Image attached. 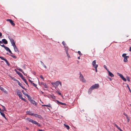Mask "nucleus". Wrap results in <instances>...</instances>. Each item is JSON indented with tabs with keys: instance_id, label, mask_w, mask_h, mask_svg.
<instances>
[{
	"instance_id": "1",
	"label": "nucleus",
	"mask_w": 131,
	"mask_h": 131,
	"mask_svg": "<svg viewBox=\"0 0 131 131\" xmlns=\"http://www.w3.org/2000/svg\"><path fill=\"white\" fill-rule=\"evenodd\" d=\"M51 84L55 88L56 90H60L61 89V83L59 81H57L56 82H52Z\"/></svg>"
},
{
	"instance_id": "2",
	"label": "nucleus",
	"mask_w": 131,
	"mask_h": 131,
	"mask_svg": "<svg viewBox=\"0 0 131 131\" xmlns=\"http://www.w3.org/2000/svg\"><path fill=\"white\" fill-rule=\"evenodd\" d=\"M27 119L29 122H31L32 123L34 124L35 125H36L39 127H41V126L39 123H38L35 121H34L33 120L29 118H27Z\"/></svg>"
},
{
	"instance_id": "3",
	"label": "nucleus",
	"mask_w": 131,
	"mask_h": 131,
	"mask_svg": "<svg viewBox=\"0 0 131 131\" xmlns=\"http://www.w3.org/2000/svg\"><path fill=\"white\" fill-rule=\"evenodd\" d=\"M80 75L79 78L80 81L82 82H86V81L85 78H84L82 74L81 73V72H80Z\"/></svg>"
},
{
	"instance_id": "4",
	"label": "nucleus",
	"mask_w": 131,
	"mask_h": 131,
	"mask_svg": "<svg viewBox=\"0 0 131 131\" xmlns=\"http://www.w3.org/2000/svg\"><path fill=\"white\" fill-rule=\"evenodd\" d=\"M99 85L98 84H95L94 85H92L90 88L89 90H94V89H97L99 88Z\"/></svg>"
},
{
	"instance_id": "5",
	"label": "nucleus",
	"mask_w": 131,
	"mask_h": 131,
	"mask_svg": "<svg viewBox=\"0 0 131 131\" xmlns=\"http://www.w3.org/2000/svg\"><path fill=\"white\" fill-rule=\"evenodd\" d=\"M126 54L124 53L122 55V56L124 58V62H127V59L129 58L128 56H126Z\"/></svg>"
},
{
	"instance_id": "6",
	"label": "nucleus",
	"mask_w": 131,
	"mask_h": 131,
	"mask_svg": "<svg viewBox=\"0 0 131 131\" xmlns=\"http://www.w3.org/2000/svg\"><path fill=\"white\" fill-rule=\"evenodd\" d=\"M45 96H46L47 97L50 98H51L53 99H56V97L54 95H52L51 94H48L47 95H45Z\"/></svg>"
},
{
	"instance_id": "7",
	"label": "nucleus",
	"mask_w": 131,
	"mask_h": 131,
	"mask_svg": "<svg viewBox=\"0 0 131 131\" xmlns=\"http://www.w3.org/2000/svg\"><path fill=\"white\" fill-rule=\"evenodd\" d=\"M117 75L121 78V79L124 81H126V79L123 76V75L118 73H117Z\"/></svg>"
},
{
	"instance_id": "8",
	"label": "nucleus",
	"mask_w": 131,
	"mask_h": 131,
	"mask_svg": "<svg viewBox=\"0 0 131 131\" xmlns=\"http://www.w3.org/2000/svg\"><path fill=\"white\" fill-rule=\"evenodd\" d=\"M20 91H17L16 92L18 95L20 99H21L22 97V93L20 92Z\"/></svg>"
},
{
	"instance_id": "9",
	"label": "nucleus",
	"mask_w": 131,
	"mask_h": 131,
	"mask_svg": "<svg viewBox=\"0 0 131 131\" xmlns=\"http://www.w3.org/2000/svg\"><path fill=\"white\" fill-rule=\"evenodd\" d=\"M6 21H9L10 23L12 26H15V24L14 23L13 21L12 20L8 19L6 20Z\"/></svg>"
},
{
	"instance_id": "10",
	"label": "nucleus",
	"mask_w": 131,
	"mask_h": 131,
	"mask_svg": "<svg viewBox=\"0 0 131 131\" xmlns=\"http://www.w3.org/2000/svg\"><path fill=\"white\" fill-rule=\"evenodd\" d=\"M54 101H56L57 103L59 105H66V104L64 103H62L61 102H59L58 100H53Z\"/></svg>"
},
{
	"instance_id": "11",
	"label": "nucleus",
	"mask_w": 131,
	"mask_h": 131,
	"mask_svg": "<svg viewBox=\"0 0 131 131\" xmlns=\"http://www.w3.org/2000/svg\"><path fill=\"white\" fill-rule=\"evenodd\" d=\"M9 39L13 46H14V44L15 45V42H14V40L12 38H10Z\"/></svg>"
},
{
	"instance_id": "12",
	"label": "nucleus",
	"mask_w": 131,
	"mask_h": 131,
	"mask_svg": "<svg viewBox=\"0 0 131 131\" xmlns=\"http://www.w3.org/2000/svg\"><path fill=\"white\" fill-rule=\"evenodd\" d=\"M4 48H5V49L6 51H8L11 54H13V53H12L11 51V50H10L9 49L8 47H6L5 46V47Z\"/></svg>"
},
{
	"instance_id": "13",
	"label": "nucleus",
	"mask_w": 131,
	"mask_h": 131,
	"mask_svg": "<svg viewBox=\"0 0 131 131\" xmlns=\"http://www.w3.org/2000/svg\"><path fill=\"white\" fill-rule=\"evenodd\" d=\"M96 60H94L93 62H92V64L93 66L95 68L96 65L98 66L97 64H96Z\"/></svg>"
},
{
	"instance_id": "14",
	"label": "nucleus",
	"mask_w": 131,
	"mask_h": 131,
	"mask_svg": "<svg viewBox=\"0 0 131 131\" xmlns=\"http://www.w3.org/2000/svg\"><path fill=\"white\" fill-rule=\"evenodd\" d=\"M2 42L3 43H4L5 44H7L8 43V42L5 39H3L2 40Z\"/></svg>"
},
{
	"instance_id": "15",
	"label": "nucleus",
	"mask_w": 131,
	"mask_h": 131,
	"mask_svg": "<svg viewBox=\"0 0 131 131\" xmlns=\"http://www.w3.org/2000/svg\"><path fill=\"white\" fill-rule=\"evenodd\" d=\"M2 60H4V61H5L8 66H9V63L6 59L4 58L3 57V58L2 59Z\"/></svg>"
},
{
	"instance_id": "16",
	"label": "nucleus",
	"mask_w": 131,
	"mask_h": 131,
	"mask_svg": "<svg viewBox=\"0 0 131 131\" xmlns=\"http://www.w3.org/2000/svg\"><path fill=\"white\" fill-rule=\"evenodd\" d=\"M14 48V50L16 52H19V51L18 50V49L16 47V45H14V46H13Z\"/></svg>"
},
{
	"instance_id": "17",
	"label": "nucleus",
	"mask_w": 131,
	"mask_h": 131,
	"mask_svg": "<svg viewBox=\"0 0 131 131\" xmlns=\"http://www.w3.org/2000/svg\"><path fill=\"white\" fill-rule=\"evenodd\" d=\"M109 75L112 77H113L114 76V74L109 71H108Z\"/></svg>"
},
{
	"instance_id": "18",
	"label": "nucleus",
	"mask_w": 131,
	"mask_h": 131,
	"mask_svg": "<svg viewBox=\"0 0 131 131\" xmlns=\"http://www.w3.org/2000/svg\"><path fill=\"white\" fill-rule=\"evenodd\" d=\"M27 114H28L29 115H33V113H32L31 112H30V111H27Z\"/></svg>"
},
{
	"instance_id": "19",
	"label": "nucleus",
	"mask_w": 131,
	"mask_h": 131,
	"mask_svg": "<svg viewBox=\"0 0 131 131\" xmlns=\"http://www.w3.org/2000/svg\"><path fill=\"white\" fill-rule=\"evenodd\" d=\"M27 97H28V100L31 101V100H32V97L28 95H27Z\"/></svg>"
},
{
	"instance_id": "20",
	"label": "nucleus",
	"mask_w": 131,
	"mask_h": 131,
	"mask_svg": "<svg viewBox=\"0 0 131 131\" xmlns=\"http://www.w3.org/2000/svg\"><path fill=\"white\" fill-rule=\"evenodd\" d=\"M0 112V113H1V115L3 117H4L5 118V119H6L7 118H6V117L5 116V115L4 114V113H3L2 112Z\"/></svg>"
},
{
	"instance_id": "21",
	"label": "nucleus",
	"mask_w": 131,
	"mask_h": 131,
	"mask_svg": "<svg viewBox=\"0 0 131 131\" xmlns=\"http://www.w3.org/2000/svg\"><path fill=\"white\" fill-rule=\"evenodd\" d=\"M31 103H32L33 104H35V105L36 106L37 105V103L34 100H31V101H30Z\"/></svg>"
},
{
	"instance_id": "22",
	"label": "nucleus",
	"mask_w": 131,
	"mask_h": 131,
	"mask_svg": "<svg viewBox=\"0 0 131 131\" xmlns=\"http://www.w3.org/2000/svg\"><path fill=\"white\" fill-rule=\"evenodd\" d=\"M17 73L20 77H23V75L20 72H17Z\"/></svg>"
},
{
	"instance_id": "23",
	"label": "nucleus",
	"mask_w": 131,
	"mask_h": 131,
	"mask_svg": "<svg viewBox=\"0 0 131 131\" xmlns=\"http://www.w3.org/2000/svg\"><path fill=\"white\" fill-rule=\"evenodd\" d=\"M33 115L37 117H39V116H40V117H41V116L40 115H38L37 114H33Z\"/></svg>"
},
{
	"instance_id": "24",
	"label": "nucleus",
	"mask_w": 131,
	"mask_h": 131,
	"mask_svg": "<svg viewBox=\"0 0 131 131\" xmlns=\"http://www.w3.org/2000/svg\"><path fill=\"white\" fill-rule=\"evenodd\" d=\"M17 69L19 71L21 72L23 74H24V73H25L23 71V70L21 69H20L19 68H17Z\"/></svg>"
},
{
	"instance_id": "25",
	"label": "nucleus",
	"mask_w": 131,
	"mask_h": 131,
	"mask_svg": "<svg viewBox=\"0 0 131 131\" xmlns=\"http://www.w3.org/2000/svg\"><path fill=\"white\" fill-rule=\"evenodd\" d=\"M17 69L19 71L21 72L23 74H24V73H25L23 71V70L21 69H20L19 68H17Z\"/></svg>"
},
{
	"instance_id": "26",
	"label": "nucleus",
	"mask_w": 131,
	"mask_h": 131,
	"mask_svg": "<svg viewBox=\"0 0 131 131\" xmlns=\"http://www.w3.org/2000/svg\"><path fill=\"white\" fill-rule=\"evenodd\" d=\"M64 125L65 126V127L68 130H69L70 128V127L68 125H67L65 124H64Z\"/></svg>"
},
{
	"instance_id": "27",
	"label": "nucleus",
	"mask_w": 131,
	"mask_h": 131,
	"mask_svg": "<svg viewBox=\"0 0 131 131\" xmlns=\"http://www.w3.org/2000/svg\"><path fill=\"white\" fill-rule=\"evenodd\" d=\"M42 106H46L47 107H51V105L50 104H49L48 105H42Z\"/></svg>"
},
{
	"instance_id": "28",
	"label": "nucleus",
	"mask_w": 131,
	"mask_h": 131,
	"mask_svg": "<svg viewBox=\"0 0 131 131\" xmlns=\"http://www.w3.org/2000/svg\"><path fill=\"white\" fill-rule=\"evenodd\" d=\"M22 91L24 94L25 96H27V95H28L24 91Z\"/></svg>"
},
{
	"instance_id": "29",
	"label": "nucleus",
	"mask_w": 131,
	"mask_h": 131,
	"mask_svg": "<svg viewBox=\"0 0 131 131\" xmlns=\"http://www.w3.org/2000/svg\"><path fill=\"white\" fill-rule=\"evenodd\" d=\"M3 108V110H4L5 111H6V108H5V107L1 105H0Z\"/></svg>"
},
{
	"instance_id": "30",
	"label": "nucleus",
	"mask_w": 131,
	"mask_h": 131,
	"mask_svg": "<svg viewBox=\"0 0 131 131\" xmlns=\"http://www.w3.org/2000/svg\"><path fill=\"white\" fill-rule=\"evenodd\" d=\"M126 79L129 82H130V81L129 77H126Z\"/></svg>"
},
{
	"instance_id": "31",
	"label": "nucleus",
	"mask_w": 131,
	"mask_h": 131,
	"mask_svg": "<svg viewBox=\"0 0 131 131\" xmlns=\"http://www.w3.org/2000/svg\"><path fill=\"white\" fill-rule=\"evenodd\" d=\"M56 92L58 93V94H59L60 95H61V93L59 91H56Z\"/></svg>"
},
{
	"instance_id": "32",
	"label": "nucleus",
	"mask_w": 131,
	"mask_h": 131,
	"mask_svg": "<svg viewBox=\"0 0 131 131\" xmlns=\"http://www.w3.org/2000/svg\"><path fill=\"white\" fill-rule=\"evenodd\" d=\"M66 53L67 55V56L69 58H70V56L69 55V54L68 52H66Z\"/></svg>"
},
{
	"instance_id": "33",
	"label": "nucleus",
	"mask_w": 131,
	"mask_h": 131,
	"mask_svg": "<svg viewBox=\"0 0 131 131\" xmlns=\"http://www.w3.org/2000/svg\"><path fill=\"white\" fill-rule=\"evenodd\" d=\"M22 100L24 101L25 102H26L27 101V100L23 98V97H22L21 98V99Z\"/></svg>"
},
{
	"instance_id": "34",
	"label": "nucleus",
	"mask_w": 131,
	"mask_h": 131,
	"mask_svg": "<svg viewBox=\"0 0 131 131\" xmlns=\"http://www.w3.org/2000/svg\"><path fill=\"white\" fill-rule=\"evenodd\" d=\"M23 80L26 84L28 85V83L27 82V81L25 79H24V80Z\"/></svg>"
},
{
	"instance_id": "35",
	"label": "nucleus",
	"mask_w": 131,
	"mask_h": 131,
	"mask_svg": "<svg viewBox=\"0 0 131 131\" xmlns=\"http://www.w3.org/2000/svg\"><path fill=\"white\" fill-rule=\"evenodd\" d=\"M98 67V66L96 65V66L95 67V70L96 72H97V68Z\"/></svg>"
},
{
	"instance_id": "36",
	"label": "nucleus",
	"mask_w": 131,
	"mask_h": 131,
	"mask_svg": "<svg viewBox=\"0 0 131 131\" xmlns=\"http://www.w3.org/2000/svg\"><path fill=\"white\" fill-rule=\"evenodd\" d=\"M44 87L45 88H47V86L46 85V84L45 83H44L43 84Z\"/></svg>"
},
{
	"instance_id": "37",
	"label": "nucleus",
	"mask_w": 131,
	"mask_h": 131,
	"mask_svg": "<svg viewBox=\"0 0 131 131\" xmlns=\"http://www.w3.org/2000/svg\"><path fill=\"white\" fill-rule=\"evenodd\" d=\"M65 49L66 52H68V48H65Z\"/></svg>"
},
{
	"instance_id": "38",
	"label": "nucleus",
	"mask_w": 131,
	"mask_h": 131,
	"mask_svg": "<svg viewBox=\"0 0 131 131\" xmlns=\"http://www.w3.org/2000/svg\"><path fill=\"white\" fill-rule=\"evenodd\" d=\"M32 84L35 87L37 88V85L36 84H35V83H32Z\"/></svg>"
},
{
	"instance_id": "39",
	"label": "nucleus",
	"mask_w": 131,
	"mask_h": 131,
	"mask_svg": "<svg viewBox=\"0 0 131 131\" xmlns=\"http://www.w3.org/2000/svg\"><path fill=\"white\" fill-rule=\"evenodd\" d=\"M62 44H63L64 46L66 45V43L64 41H63L62 42Z\"/></svg>"
},
{
	"instance_id": "40",
	"label": "nucleus",
	"mask_w": 131,
	"mask_h": 131,
	"mask_svg": "<svg viewBox=\"0 0 131 131\" xmlns=\"http://www.w3.org/2000/svg\"><path fill=\"white\" fill-rule=\"evenodd\" d=\"M78 53L80 55H82V54L81 53V52L80 51H78Z\"/></svg>"
},
{
	"instance_id": "41",
	"label": "nucleus",
	"mask_w": 131,
	"mask_h": 131,
	"mask_svg": "<svg viewBox=\"0 0 131 131\" xmlns=\"http://www.w3.org/2000/svg\"><path fill=\"white\" fill-rule=\"evenodd\" d=\"M114 124L116 127L117 128V129H118L119 127L116 124H115L114 123Z\"/></svg>"
},
{
	"instance_id": "42",
	"label": "nucleus",
	"mask_w": 131,
	"mask_h": 131,
	"mask_svg": "<svg viewBox=\"0 0 131 131\" xmlns=\"http://www.w3.org/2000/svg\"><path fill=\"white\" fill-rule=\"evenodd\" d=\"M2 44H1L0 45H1V46H2V47L4 48L5 46V45L4 44H3L2 45Z\"/></svg>"
},
{
	"instance_id": "43",
	"label": "nucleus",
	"mask_w": 131,
	"mask_h": 131,
	"mask_svg": "<svg viewBox=\"0 0 131 131\" xmlns=\"http://www.w3.org/2000/svg\"><path fill=\"white\" fill-rule=\"evenodd\" d=\"M22 68L24 69H26V67L25 65H24L22 67Z\"/></svg>"
},
{
	"instance_id": "44",
	"label": "nucleus",
	"mask_w": 131,
	"mask_h": 131,
	"mask_svg": "<svg viewBox=\"0 0 131 131\" xmlns=\"http://www.w3.org/2000/svg\"><path fill=\"white\" fill-rule=\"evenodd\" d=\"M3 92H4V93L7 94H8V92L6 91H3Z\"/></svg>"
},
{
	"instance_id": "45",
	"label": "nucleus",
	"mask_w": 131,
	"mask_h": 131,
	"mask_svg": "<svg viewBox=\"0 0 131 131\" xmlns=\"http://www.w3.org/2000/svg\"><path fill=\"white\" fill-rule=\"evenodd\" d=\"M12 56L14 58H16V57L15 56L12 55Z\"/></svg>"
},
{
	"instance_id": "46",
	"label": "nucleus",
	"mask_w": 131,
	"mask_h": 131,
	"mask_svg": "<svg viewBox=\"0 0 131 131\" xmlns=\"http://www.w3.org/2000/svg\"><path fill=\"white\" fill-rule=\"evenodd\" d=\"M127 122H129V118H128V117H127Z\"/></svg>"
},
{
	"instance_id": "47",
	"label": "nucleus",
	"mask_w": 131,
	"mask_h": 131,
	"mask_svg": "<svg viewBox=\"0 0 131 131\" xmlns=\"http://www.w3.org/2000/svg\"><path fill=\"white\" fill-rule=\"evenodd\" d=\"M40 78H41V79H43V77L42 76V75H40Z\"/></svg>"
},
{
	"instance_id": "48",
	"label": "nucleus",
	"mask_w": 131,
	"mask_h": 131,
	"mask_svg": "<svg viewBox=\"0 0 131 131\" xmlns=\"http://www.w3.org/2000/svg\"><path fill=\"white\" fill-rule=\"evenodd\" d=\"M91 91H88V93L89 94H90L91 93Z\"/></svg>"
},
{
	"instance_id": "49",
	"label": "nucleus",
	"mask_w": 131,
	"mask_h": 131,
	"mask_svg": "<svg viewBox=\"0 0 131 131\" xmlns=\"http://www.w3.org/2000/svg\"><path fill=\"white\" fill-rule=\"evenodd\" d=\"M104 68H105V69H107V68H106V66H105V65H104Z\"/></svg>"
},
{
	"instance_id": "50",
	"label": "nucleus",
	"mask_w": 131,
	"mask_h": 131,
	"mask_svg": "<svg viewBox=\"0 0 131 131\" xmlns=\"http://www.w3.org/2000/svg\"><path fill=\"white\" fill-rule=\"evenodd\" d=\"M21 79L23 80H24V79H25L24 78V77H23H23H21Z\"/></svg>"
},
{
	"instance_id": "51",
	"label": "nucleus",
	"mask_w": 131,
	"mask_h": 131,
	"mask_svg": "<svg viewBox=\"0 0 131 131\" xmlns=\"http://www.w3.org/2000/svg\"><path fill=\"white\" fill-rule=\"evenodd\" d=\"M118 129L120 131H123V130L120 128V127H119Z\"/></svg>"
},
{
	"instance_id": "52",
	"label": "nucleus",
	"mask_w": 131,
	"mask_h": 131,
	"mask_svg": "<svg viewBox=\"0 0 131 131\" xmlns=\"http://www.w3.org/2000/svg\"><path fill=\"white\" fill-rule=\"evenodd\" d=\"M18 84L19 85L21 86V84L19 82H18Z\"/></svg>"
},
{
	"instance_id": "53",
	"label": "nucleus",
	"mask_w": 131,
	"mask_h": 131,
	"mask_svg": "<svg viewBox=\"0 0 131 131\" xmlns=\"http://www.w3.org/2000/svg\"><path fill=\"white\" fill-rule=\"evenodd\" d=\"M1 111L0 112H3L4 111H5L4 110H0Z\"/></svg>"
},
{
	"instance_id": "54",
	"label": "nucleus",
	"mask_w": 131,
	"mask_h": 131,
	"mask_svg": "<svg viewBox=\"0 0 131 131\" xmlns=\"http://www.w3.org/2000/svg\"><path fill=\"white\" fill-rule=\"evenodd\" d=\"M40 62L42 63V65H44V64L43 63V62H42L41 61H40Z\"/></svg>"
},
{
	"instance_id": "55",
	"label": "nucleus",
	"mask_w": 131,
	"mask_h": 131,
	"mask_svg": "<svg viewBox=\"0 0 131 131\" xmlns=\"http://www.w3.org/2000/svg\"><path fill=\"white\" fill-rule=\"evenodd\" d=\"M64 46V47L65 48H68V47L67 46V45H66Z\"/></svg>"
},
{
	"instance_id": "56",
	"label": "nucleus",
	"mask_w": 131,
	"mask_h": 131,
	"mask_svg": "<svg viewBox=\"0 0 131 131\" xmlns=\"http://www.w3.org/2000/svg\"><path fill=\"white\" fill-rule=\"evenodd\" d=\"M123 114H124V115L125 116H126L127 115L126 114H125V113H123Z\"/></svg>"
},
{
	"instance_id": "57",
	"label": "nucleus",
	"mask_w": 131,
	"mask_h": 131,
	"mask_svg": "<svg viewBox=\"0 0 131 131\" xmlns=\"http://www.w3.org/2000/svg\"><path fill=\"white\" fill-rule=\"evenodd\" d=\"M2 35V33L0 32V37H1Z\"/></svg>"
},
{
	"instance_id": "58",
	"label": "nucleus",
	"mask_w": 131,
	"mask_h": 131,
	"mask_svg": "<svg viewBox=\"0 0 131 131\" xmlns=\"http://www.w3.org/2000/svg\"><path fill=\"white\" fill-rule=\"evenodd\" d=\"M129 51H131V46L130 47Z\"/></svg>"
},
{
	"instance_id": "59",
	"label": "nucleus",
	"mask_w": 131,
	"mask_h": 131,
	"mask_svg": "<svg viewBox=\"0 0 131 131\" xmlns=\"http://www.w3.org/2000/svg\"><path fill=\"white\" fill-rule=\"evenodd\" d=\"M3 57H1L0 56V58L2 59H2H3Z\"/></svg>"
},
{
	"instance_id": "60",
	"label": "nucleus",
	"mask_w": 131,
	"mask_h": 131,
	"mask_svg": "<svg viewBox=\"0 0 131 131\" xmlns=\"http://www.w3.org/2000/svg\"><path fill=\"white\" fill-rule=\"evenodd\" d=\"M3 88L2 87H0V89L1 90H3Z\"/></svg>"
},
{
	"instance_id": "61",
	"label": "nucleus",
	"mask_w": 131,
	"mask_h": 131,
	"mask_svg": "<svg viewBox=\"0 0 131 131\" xmlns=\"http://www.w3.org/2000/svg\"><path fill=\"white\" fill-rule=\"evenodd\" d=\"M23 74L25 75H27V74L26 73H24V74Z\"/></svg>"
},
{
	"instance_id": "62",
	"label": "nucleus",
	"mask_w": 131,
	"mask_h": 131,
	"mask_svg": "<svg viewBox=\"0 0 131 131\" xmlns=\"http://www.w3.org/2000/svg\"><path fill=\"white\" fill-rule=\"evenodd\" d=\"M128 88L129 90H130V88H129V87L128 86Z\"/></svg>"
},
{
	"instance_id": "63",
	"label": "nucleus",
	"mask_w": 131,
	"mask_h": 131,
	"mask_svg": "<svg viewBox=\"0 0 131 131\" xmlns=\"http://www.w3.org/2000/svg\"><path fill=\"white\" fill-rule=\"evenodd\" d=\"M44 67L46 68H47V67H46V66H45L44 65Z\"/></svg>"
},
{
	"instance_id": "64",
	"label": "nucleus",
	"mask_w": 131,
	"mask_h": 131,
	"mask_svg": "<svg viewBox=\"0 0 131 131\" xmlns=\"http://www.w3.org/2000/svg\"><path fill=\"white\" fill-rule=\"evenodd\" d=\"M33 82L31 81L30 82L31 83V84L33 83L32 82Z\"/></svg>"
}]
</instances>
